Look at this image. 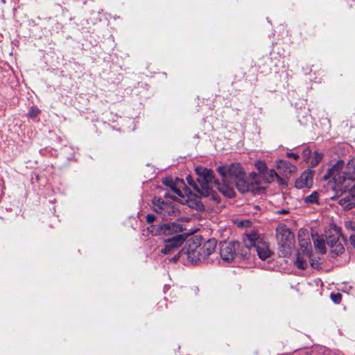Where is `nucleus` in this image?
Here are the masks:
<instances>
[{"mask_svg":"<svg viewBox=\"0 0 355 355\" xmlns=\"http://www.w3.org/2000/svg\"><path fill=\"white\" fill-rule=\"evenodd\" d=\"M304 200L307 205L319 204V192L317 191L312 192L310 195L306 196Z\"/></svg>","mask_w":355,"mask_h":355,"instance_id":"2eb2a0df","label":"nucleus"},{"mask_svg":"<svg viewBox=\"0 0 355 355\" xmlns=\"http://www.w3.org/2000/svg\"><path fill=\"white\" fill-rule=\"evenodd\" d=\"M295 265L300 269H305L307 267V262L300 256H297L295 260Z\"/></svg>","mask_w":355,"mask_h":355,"instance_id":"aec40b11","label":"nucleus"},{"mask_svg":"<svg viewBox=\"0 0 355 355\" xmlns=\"http://www.w3.org/2000/svg\"><path fill=\"white\" fill-rule=\"evenodd\" d=\"M313 173L310 170L304 171L301 175L295 180V187L303 189L304 187H311L313 184Z\"/></svg>","mask_w":355,"mask_h":355,"instance_id":"9d476101","label":"nucleus"},{"mask_svg":"<svg viewBox=\"0 0 355 355\" xmlns=\"http://www.w3.org/2000/svg\"><path fill=\"white\" fill-rule=\"evenodd\" d=\"M184 228L178 223H163L158 225H151L147 227L149 234L154 236H171L181 234Z\"/></svg>","mask_w":355,"mask_h":355,"instance_id":"423d86ee","label":"nucleus"},{"mask_svg":"<svg viewBox=\"0 0 355 355\" xmlns=\"http://www.w3.org/2000/svg\"><path fill=\"white\" fill-rule=\"evenodd\" d=\"M331 253L332 257H336L338 254H342L345 248L341 243H335V245L331 248Z\"/></svg>","mask_w":355,"mask_h":355,"instance_id":"6ab92c4d","label":"nucleus"},{"mask_svg":"<svg viewBox=\"0 0 355 355\" xmlns=\"http://www.w3.org/2000/svg\"><path fill=\"white\" fill-rule=\"evenodd\" d=\"M185 241L184 234H177L171 238L166 239L164 241V248L161 252L164 254H168L174 252L177 248L180 247Z\"/></svg>","mask_w":355,"mask_h":355,"instance_id":"1a4fd4ad","label":"nucleus"},{"mask_svg":"<svg viewBox=\"0 0 355 355\" xmlns=\"http://www.w3.org/2000/svg\"><path fill=\"white\" fill-rule=\"evenodd\" d=\"M345 227L355 232V221L347 220L345 223Z\"/></svg>","mask_w":355,"mask_h":355,"instance_id":"5701e85b","label":"nucleus"},{"mask_svg":"<svg viewBox=\"0 0 355 355\" xmlns=\"http://www.w3.org/2000/svg\"><path fill=\"white\" fill-rule=\"evenodd\" d=\"M313 241L315 250L321 254H324L326 252V246L323 237L317 236L316 239L313 238Z\"/></svg>","mask_w":355,"mask_h":355,"instance_id":"4468645a","label":"nucleus"},{"mask_svg":"<svg viewBox=\"0 0 355 355\" xmlns=\"http://www.w3.org/2000/svg\"><path fill=\"white\" fill-rule=\"evenodd\" d=\"M277 168L282 170L286 175L291 174L294 170V166L288 161L279 159L277 162Z\"/></svg>","mask_w":355,"mask_h":355,"instance_id":"ddd939ff","label":"nucleus"},{"mask_svg":"<svg viewBox=\"0 0 355 355\" xmlns=\"http://www.w3.org/2000/svg\"><path fill=\"white\" fill-rule=\"evenodd\" d=\"M199 174L198 182L201 192L212 195V191L218 189L225 196L233 198L235 195L234 186L241 193H257L260 190V175L252 172L247 178L243 168L239 163L218 167V172L222 178V183L214 180L213 171L204 167L196 169Z\"/></svg>","mask_w":355,"mask_h":355,"instance_id":"f257e3e1","label":"nucleus"},{"mask_svg":"<svg viewBox=\"0 0 355 355\" xmlns=\"http://www.w3.org/2000/svg\"><path fill=\"white\" fill-rule=\"evenodd\" d=\"M311 153V150L309 149H305L304 151H303V155L306 157Z\"/></svg>","mask_w":355,"mask_h":355,"instance_id":"c85d7f7f","label":"nucleus"},{"mask_svg":"<svg viewBox=\"0 0 355 355\" xmlns=\"http://www.w3.org/2000/svg\"><path fill=\"white\" fill-rule=\"evenodd\" d=\"M275 177L279 178L277 172L274 169L269 171L266 169L264 175L261 177V180L266 182H270L274 180Z\"/></svg>","mask_w":355,"mask_h":355,"instance_id":"f3484780","label":"nucleus"},{"mask_svg":"<svg viewBox=\"0 0 355 355\" xmlns=\"http://www.w3.org/2000/svg\"><path fill=\"white\" fill-rule=\"evenodd\" d=\"M323 155L322 153L315 152L314 159L311 161L313 166H316L322 159Z\"/></svg>","mask_w":355,"mask_h":355,"instance_id":"412c9836","label":"nucleus"},{"mask_svg":"<svg viewBox=\"0 0 355 355\" xmlns=\"http://www.w3.org/2000/svg\"><path fill=\"white\" fill-rule=\"evenodd\" d=\"M277 239L279 245L284 250H290L294 245V234L284 225H279L277 227Z\"/></svg>","mask_w":355,"mask_h":355,"instance_id":"0eeeda50","label":"nucleus"},{"mask_svg":"<svg viewBox=\"0 0 355 355\" xmlns=\"http://www.w3.org/2000/svg\"><path fill=\"white\" fill-rule=\"evenodd\" d=\"M349 241L352 246L355 248V235H351L349 237Z\"/></svg>","mask_w":355,"mask_h":355,"instance_id":"cd10ccee","label":"nucleus"},{"mask_svg":"<svg viewBox=\"0 0 355 355\" xmlns=\"http://www.w3.org/2000/svg\"><path fill=\"white\" fill-rule=\"evenodd\" d=\"M278 213H280V214H285V213H288V211H287V210H286V209H282L279 210V211H278Z\"/></svg>","mask_w":355,"mask_h":355,"instance_id":"c756f323","label":"nucleus"},{"mask_svg":"<svg viewBox=\"0 0 355 355\" xmlns=\"http://www.w3.org/2000/svg\"><path fill=\"white\" fill-rule=\"evenodd\" d=\"M327 243L330 248H332L335 245V243H338L340 242L338 241V237L329 236L327 240Z\"/></svg>","mask_w":355,"mask_h":355,"instance_id":"4be33fe9","label":"nucleus"},{"mask_svg":"<svg viewBox=\"0 0 355 355\" xmlns=\"http://www.w3.org/2000/svg\"><path fill=\"white\" fill-rule=\"evenodd\" d=\"M254 166L259 171V173H257L260 175V182H261V177L264 175L265 171L267 169L266 164L264 162L259 160L255 162Z\"/></svg>","mask_w":355,"mask_h":355,"instance_id":"a211bd4d","label":"nucleus"},{"mask_svg":"<svg viewBox=\"0 0 355 355\" xmlns=\"http://www.w3.org/2000/svg\"><path fill=\"white\" fill-rule=\"evenodd\" d=\"M286 157H290V158H293V159H294L295 160H297L300 158V156H299L298 154L293 153H286Z\"/></svg>","mask_w":355,"mask_h":355,"instance_id":"bb28decb","label":"nucleus"},{"mask_svg":"<svg viewBox=\"0 0 355 355\" xmlns=\"http://www.w3.org/2000/svg\"><path fill=\"white\" fill-rule=\"evenodd\" d=\"M342 295L340 293H336V294H331V299L335 302V303H340L341 301Z\"/></svg>","mask_w":355,"mask_h":355,"instance_id":"b1692460","label":"nucleus"},{"mask_svg":"<svg viewBox=\"0 0 355 355\" xmlns=\"http://www.w3.org/2000/svg\"><path fill=\"white\" fill-rule=\"evenodd\" d=\"M39 113L40 110L37 108L32 107L28 112V115L31 117H34L36 116Z\"/></svg>","mask_w":355,"mask_h":355,"instance_id":"393cba45","label":"nucleus"},{"mask_svg":"<svg viewBox=\"0 0 355 355\" xmlns=\"http://www.w3.org/2000/svg\"><path fill=\"white\" fill-rule=\"evenodd\" d=\"M216 241L209 239L201 245L195 241H190L186 251L187 259L193 264H198L202 261H208L209 257L216 252Z\"/></svg>","mask_w":355,"mask_h":355,"instance_id":"7ed1b4c3","label":"nucleus"},{"mask_svg":"<svg viewBox=\"0 0 355 355\" xmlns=\"http://www.w3.org/2000/svg\"><path fill=\"white\" fill-rule=\"evenodd\" d=\"M199 167H200V166H197V167L196 168V169H195L196 173V174H197V175H198L197 179H196V180H197V183H196V182L193 180L192 178H191L190 175H188V176L187 177V180L188 183L193 187V189H194L198 192V193L199 195H200V196H211L212 198H214V190L212 191V195H205V194L202 193V192H201V190H200V189H201V185L200 184V183H199V182H198L199 174L197 173V171H196V169H197L198 168H199Z\"/></svg>","mask_w":355,"mask_h":355,"instance_id":"f8f14e48","label":"nucleus"},{"mask_svg":"<svg viewBox=\"0 0 355 355\" xmlns=\"http://www.w3.org/2000/svg\"><path fill=\"white\" fill-rule=\"evenodd\" d=\"M163 183L176 195L175 196L166 195L164 199L157 197L153 199V210L165 219L168 217L176 216L179 213L177 204L170 198H173L180 203H185L189 198V195L191 194V191L186 187L184 180L178 178L175 179L171 177L166 178L163 180Z\"/></svg>","mask_w":355,"mask_h":355,"instance_id":"f03ea898","label":"nucleus"},{"mask_svg":"<svg viewBox=\"0 0 355 355\" xmlns=\"http://www.w3.org/2000/svg\"><path fill=\"white\" fill-rule=\"evenodd\" d=\"M248 239L249 243L247 242L245 243L246 250L250 252L252 251L256 252L259 257L262 260H265L270 257L272 251L266 241H263L261 238L257 237L255 234L249 235Z\"/></svg>","mask_w":355,"mask_h":355,"instance_id":"39448f33","label":"nucleus"},{"mask_svg":"<svg viewBox=\"0 0 355 355\" xmlns=\"http://www.w3.org/2000/svg\"><path fill=\"white\" fill-rule=\"evenodd\" d=\"M300 245L304 254L310 257L311 255V245L309 239H300Z\"/></svg>","mask_w":355,"mask_h":355,"instance_id":"dca6fc26","label":"nucleus"},{"mask_svg":"<svg viewBox=\"0 0 355 355\" xmlns=\"http://www.w3.org/2000/svg\"><path fill=\"white\" fill-rule=\"evenodd\" d=\"M329 178L338 184H342L345 181H355V158H352L347 164L343 160L338 161L328 172ZM355 184L350 190L354 189Z\"/></svg>","mask_w":355,"mask_h":355,"instance_id":"20e7f679","label":"nucleus"},{"mask_svg":"<svg viewBox=\"0 0 355 355\" xmlns=\"http://www.w3.org/2000/svg\"><path fill=\"white\" fill-rule=\"evenodd\" d=\"M155 218H156V217H155V215H153V214H148L146 216V222L150 224V223H153L155 220Z\"/></svg>","mask_w":355,"mask_h":355,"instance_id":"a878e982","label":"nucleus"},{"mask_svg":"<svg viewBox=\"0 0 355 355\" xmlns=\"http://www.w3.org/2000/svg\"><path fill=\"white\" fill-rule=\"evenodd\" d=\"M240 243L237 241L224 242L220 245V254L222 259L227 263L231 262L236 254Z\"/></svg>","mask_w":355,"mask_h":355,"instance_id":"6e6552de","label":"nucleus"},{"mask_svg":"<svg viewBox=\"0 0 355 355\" xmlns=\"http://www.w3.org/2000/svg\"><path fill=\"white\" fill-rule=\"evenodd\" d=\"M338 202L345 209L355 207V187L342 197Z\"/></svg>","mask_w":355,"mask_h":355,"instance_id":"9b49d317","label":"nucleus"}]
</instances>
